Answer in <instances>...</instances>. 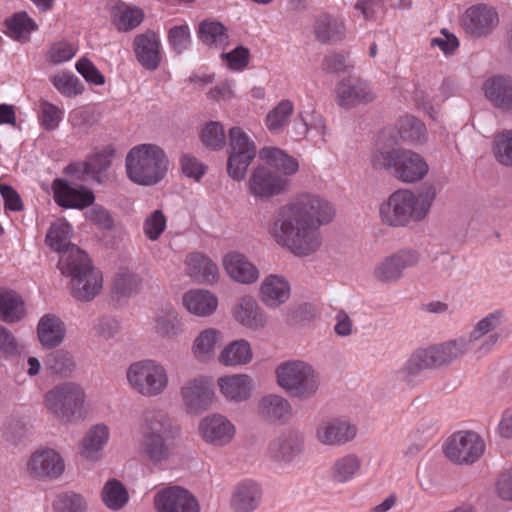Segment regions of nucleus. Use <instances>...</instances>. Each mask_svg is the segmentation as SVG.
<instances>
[{
  "label": "nucleus",
  "instance_id": "1",
  "mask_svg": "<svg viewBox=\"0 0 512 512\" xmlns=\"http://www.w3.org/2000/svg\"><path fill=\"white\" fill-rule=\"evenodd\" d=\"M334 214L326 199L302 194L277 210L268 232L278 245L295 256H310L322 245L320 227L328 224Z\"/></svg>",
  "mask_w": 512,
  "mask_h": 512
},
{
  "label": "nucleus",
  "instance_id": "2",
  "mask_svg": "<svg viewBox=\"0 0 512 512\" xmlns=\"http://www.w3.org/2000/svg\"><path fill=\"white\" fill-rule=\"evenodd\" d=\"M470 349L466 336L416 349L396 372L397 379L413 388L421 382L423 371L447 367L462 358Z\"/></svg>",
  "mask_w": 512,
  "mask_h": 512
},
{
  "label": "nucleus",
  "instance_id": "3",
  "mask_svg": "<svg viewBox=\"0 0 512 512\" xmlns=\"http://www.w3.org/2000/svg\"><path fill=\"white\" fill-rule=\"evenodd\" d=\"M436 195V187L432 184L425 185L417 196L410 190H397L380 205L381 220L391 227H404L410 222H420L429 214Z\"/></svg>",
  "mask_w": 512,
  "mask_h": 512
},
{
  "label": "nucleus",
  "instance_id": "4",
  "mask_svg": "<svg viewBox=\"0 0 512 512\" xmlns=\"http://www.w3.org/2000/svg\"><path fill=\"white\" fill-rule=\"evenodd\" d=\"M58 267L62 274L71 278L73 297L80 301H91L102 290V275L96 270L88 255L78 247L60 256Z\"/></svg>",
  "mask_w": 512,
  "mask_h": 512
},
{
  "label": "nucleus",
  "instance_id": "5",
  "mask_svg": "<svg viewBox=\"0 0 512 512\" xmlns=\"http://www.w3.org/2000/svg\"><path fill=\"white\" fill-rule=\"evenodd\" d=\"M168 159L164 151L155 144H140L126 156L128 178L139 185L152 186L160 182L166 172Z\"/></svg>",
  "mask_w": 512,
  "mask_h": 512
},
{
  "label": "nucleus",
  "instance_id": "6",
  "mask_svg": "<svg viewBox=\"0 0 512 512\" xmlns=\"http://www.w3.org/2000/svg\"><path fill=\"white\" fill-rule=\"evenodd\" d=\"M371 164L375 170H392L394 177L404 183L419 182L429 171L426 160L409 149H376Z\"/></svg>",
  "mask_w": 512,
  "mask_h": 512
},
{
  "label": "nucleus",
  "instance_id": "7",
  "mask_svg": "<svg viewBox=\"0 0 512 512\" xmlns=\"http://www.w3.org/2000/svg\"><path fill=\"white\" fill-rule=\"evenodd\" d=\"M86 394L82 386L76 382H62L48 390L44 395L43 404L61 423H74L85 418Z\"/></svg>",
  "mask_w": 512,
  "mask_h": 512
},
{
  "label": "nucleus",
  "instance_id": "8",
  "mask_svg": "<svg viewBox=\"0 0 512 512\" xmlns=\"http://www.w3.org/2000/svg\"><path fill=\"white\" fill-rule=\"evenodd\" d=\"M278 385L291 397L301 401L313 398L320 387V374L309 363L287 361L276 369Z\"/></svg>",
  "mask_w": 512,
  "mask_h": 512
},
{
  "label": "nucleus",
  "instance_id": "9",
  "mask_svg": "<svg viewBox=\"0 0 512 512\" xmlns=\"http://www.w3.org/2000/svg\"><path fill=\"white\" fill-rule=\"evenodd\" d=\"M126 379L132 391L146 398L161 396L169 386L166 367L153 359L131 363L126 370Z\"/></svg>",
  "mask_w": 512,
  "mask_h": 512
},
{
  "label": "nucleus",
  "instance_id": "10",
  "mask_svg": "<svg viewBox=\"0 0 512 512\" xmlns=\"http://www.w3.org/2000/svg\"><path fill=\"white\" fill-rule=\"evenodd\" d=\"M257 154L254 141L240 127L229 130L227 173L235 181L245 178L248 167Z\"/></svg>",
  "mask_w": 512,
  "mask_h": 512
},
{
  "label": "nucleus",
  "instance_id": "11",
  "mask_svg": "<svg viewBox=\"0 0 512 512\" xmlns=\"http://www.w3.org/2000/svg\"><path fill=\"white\" fill-rule=\"evenodd\" d=\"M506 322V311L504 309H497L488 313L475 324L469 335L466 336V339L470 346L482 339L475 349L477 357L486 356L494 349L501 339V334L497 330Z\"/></svg>",
  "mask_w": 512,
  "mask_h": 512
},
{
  "label": "nucleus",
  "instance_id": "12",
  "mask_svg": "<svg viewBox=\"0 0 512 512\" xmlns=\"http://www.w3.org/2000/svg\"><path fill=\"white\" fill-rule=\"evenodd\" d=\"M484 442L472 431H459L451 435L446 442L445 455L456 464H472L484 452Z\"/></svg>",
  "mask_w": 512,
  "mask_h": 512
},
{
  "label": "nucleus",
  "instance_id": "13",
  "mask_svg": "<svg viewBox=\"0 0 512 512\" xmlns=\"http://www.w3.org/2000/svg\"><path fill=\"white\" fill-rule=\"evenodd\" d=\"M419 253L414 249H401L383 258L373 269V277L382 284H392L403 277L406 269L415 267Z\"/></svg>",
  "mask_w": 512,
  "mask_h": 512
},
{
  "label": "nucleus",
  "instance_id": "14",
  "mask_svg": "<svg viewBox=\"0 0 512 512\" xmlns=\"http://www.w3.org/2000/svg\"><path fill=\"white\" fill-rule=\"evenodd\" d=\"M289 181L283 175L273 172L264 165L255 167L248 179V192L255 198L268 199L282 194Z\"/></svg>",
  "mask_w": 512,
  "mask_h": 512
},
{
  "label": "nucleus",
  "instance_id": "15",
  "mask_svg": "<svg viewBox=\"0 0 512 512\" xmlns=\"http://www.w3.org/2000/svg\"><path fill=\"white\" fill-rule=\"evenodd\" d=\"M376 99V92L370 84L360 78L347 77L335 86V101L344 108L351 109L360 104H367Z\"/></svg>",
  "mask_w": 512,
  "mask_h": 512
},
{
  "label": "nucleus",
  "instance_id": "16",
  "mask_svg": "<svg viewBox=\"0 0 512 512\" xmlns=\"http://www.w3.org/2000/svg\"><path fill=\"white\" fill-rule=\"evenodd\" d=\"M499 24L496 9L486 4L469 7L462 19V27L466 34L473 38L489 36Z\"/></svg>",
  "mask_w": 512,
  "mask_h": 512
},
{
  "label": "nucleus",
  "instance_id": "17",
  "mask_svg": "<svg viewBox=\"0 0 512 512\" xmlns=\"http://www.w3.org/2000/svg\"><path fill=\"white\" fill-rule=\"evenodd\" d=\"M180 395L186 411L190 414H199L210 407L214 391L206 377L198 376L182 385Z\"/></svg>",
  "mask_w": 512,
  "mask_h": 512
},
{
  "label": "nucleus",
  "instance_id": "18",
  "mask_svg": "<svg viewBox=\"0 0 512 512\" xmlns=\"http://www.w3.org/2000/svg\"><path fill=\"white\" fill-rule=\"evenodd\" d=\"M303 450L304 435L297 430H286L269 442L267 454L276 463L288 464Z\"/></svg>",
  "mask_w": 512,
  "mask_h": 512
},
{
  "label": "nucleus",
  "instance_id": "19",
  "mask_svg": "<svg viewBox=\"0 0 512 512\" xmlns=\"http://www.w3.org/2000/svg\"><path fill=\"white\" fill-rule=\"evenodd\" d=\"M27 470L34 478L54 480L63 474L65 463L62 456L54 449L37 450L29 459Z\"/></svg>",
  "mask_w": 512,
  "mask_h": 512
},
{
  "label": "nucleus",
  "instance_id": "20",
  "mask_svg": "<svg viewBox=\"0 0 512 512\" xmlns=\"http://www.w3.org/2000/svg\"><path fill=\"white\" fill-rule=\"evenodd\" d=\"M198 429L204 442L217 447L229 444L236 432L231 421L221 414L205 416L200 420Z\"/></svg>",
  "mask_w": 512,
  "mask_h": 512
},
{
  "label": "nucleus",
  "instance_id": "21",
  "mask_svg": "<svg viewBox=\"0 0 512 512\" xmlns=\"http://www.w3.org/2000/svg\"><path fill=\"white\" fill-rule=\"evenodd\" d=\"M154 505L157 512H199L196 498L178 486L157 492L154 496Z\"/></svg>",
  "mask_w": 512,
  "mask_h": 512
},
{
  "label": "nucleus",
  "instance_id": "22",
  "mask_svg": "<svg viewBox=\"0 0 512 512\" xmlns=\"http://www.w3.org/2000/svg\"><path fill=\"white\" fill-rule=\"evenodd\" d=\"M52 189L55 202L64 208L84 209L95 200L91 190L82 185L72 186L65 179H55Z\"/></svg>",
  "mask_w": 512,
  "mask_h": 512
},
{
  "label": "nucleus",
  "instance_id": "23",
  "mask_svg": "<svg viewBox=\"0 0 512 512\" xmlns=\"http://www.w3.org/2000/svg\"><path fill=\"white\" fill-rule=\"evenodd\" d=\"M357 428L346 420L332 418L321 421L316 428V439L326 446H342L355 438Z\"/></svg>",
  "mask_w": 512,
  "mask_h": 512
},
{
  "label": "nucleus",
  "instance_id": "24",
  "mask_svg": "<svg viewBox=\"0 0 512 512\" xmlns=\"http://www.w3.org/2000/svg\"><path fill=\"white\" fill-rule=\"evenodd\" d=\"M483 90L494 108L512 114V78L501 75L491 77L485 81Z\"/></svg>",
  "mask_w": 512,
  "mask_h": 512
},
{
  "label": "nucleus",
  "instance_id": "25",
  "mask_svg": "<svg viewBox=\"0 0 512 512\" xmlns=\"http://www.w3.org/2000/svg\"><path fill=\"white\" fill-rule=\"evenodd\" d=\"M133 44L138 62L147 70H156L161 62V42L158 35L147 31L137 35Z\"/></svg>",
  "mask_w": 512,
  "mask_h": 512
},
{
  "label": "nucleus",
  "instance_id": "26",
  "mask_svg": "<svg viewBox=\"0 0 512 512\" xmlns=\"http://www.w3.org/2000/svg\"><path fill=\"white\" fill-rule=\"evenodd\" d=\"M179 429L172 424L166 413L160 410H149L144 414L141 437L172 440Z\"/></svg>",
  "mask_w": 512,
  "mask_h": 512
},
{
  "label": "nucleus",
  "instance_id": "27",
  "mask_svg": "<svg viewBox=\"0 0 512 512\" xmlns=\"http://www.w3.org/2000/svg\"><path fill=\"white\" fill-rule=\"evenodd\" d=\"M223 266L234 281L252 284L259 278V270L248 258L239 252H230L223 258Z\"/></svg>",
  "mask_w": 512,
  "mask_h": 512
},
{
  "label": "nucleus",
  "instance_id": "28",
  "mask_svg": "<svg viewBox=\"0 0 512 512\" xmlns=\"http://www.w3.org/2000/svg\"><path fill=\"white\" fill-rule=\"evenodd\" d=\"M185 263L188 275L200 284L212 285L219 279L218 266L201 253H190Z\"/></svg>",
  "mask_w": 512,
  "mask_h": 512
},
{
  "label": "nucleus",
  "instance_id": "29",
  "mask_svg": "<svg viewBox=\"0 0 512 512\" xmlns=\"http://www.w3.org/2000/svg\"><path fill=\"white\" fill-rule=\"evenodd\" d=\"M223 396L234 402L246 401L254 388L253 379L246 374H235L220 377L217 380Z\"/></svg>",
  "mask_w": 512,
  "mask_h": 512
},
{
  "label": "nucleus",
  "instance_id": "30",
  "mask_svg": "<svg viewBox=\"0 0 512 512\" xmlns=\"http://www.w3.org/2000/svg\"><path fill=\"white\" fill-rule=\"evenodd\" d=\"M261 300L269 307H278L290 296L288 281L279 275L267 276L260 287Z\"/></svg>",
  "mask_w": 512,
  "mask_h": 512
},
{
  "label": "nucleus",
  "instance_id": "31",
  "mask_svg": "<svg viewBox=\"0 0 512 512\" xmlns=\"http://www.w3.org/2000/svg\"><path fill=\"white\" fill-rule=\"evenodd\" d=\"M109 428L104 424L92 426L83 437L80 444V454L90 461L101 457V452L109 439Z\"/></svg>",
  "mask_w": 512,
  "mask_h": 512
},
{
  "label": "nucleus",
  "instance_id": "32",
  "mask_svg": "<svg viewBox=\"0 0 512 512\" xmlns=\"http://www.w3.org/2000/svg\"><path fill=\"white\" fill-rule=\"evenodd\" d=\"M183 305L190 313L199 317H207L216 311L218 299L207 290H190L183 295Z\"/></svg>",
  "mask_w": 512,
  "mask_h": 512
},
{
  "label": "nucleus",
  "instance_id": "33",
  "mask_svg": "<svg viewBox=\"0 0 512 512\" xmlns=\"http://www.w3.org/2000/svg\"><path fill=\"white\" fill-rule=\"evenodd\" d=\"M169 441L166 439L141 437L139 444L140 456L153 466L159 467L164 465L173 455Z\"/></svg>",
  "mask_w": 512,
  "mask_h": 512
},
{
  "label": "nucleus",
  "instance_id": "34",
  "mask_svg": "<svg viewBox=\"0 0 512 512\" xmlns=\"http://www.w3.org/2000/svg\"><path fill=\"white\" fill-rule=\"evenodd\" d=\"M258 412L268 421L286 422L292 416V406L286 398L269 394L259 401Z\"/></svg>",
  "mask_w": 512,
  "mask_h": 512
},
{
  "label": "nucleus",
  "instance_id": "35",
  "mask_svg": "<svg viewBox=\"0 0 512 512\" xmlns=\"http://www.w3.org/2000/svg\"><path fill=\"white\" fill-rule=\"evenodd\" d=\"M234 317L243 326L250 329H260L266 325V317L251 296L242 297L234 308Z\"/></svg>",
  "mask_w": 512,
  "mask_h": 512
},
{
  "label": "nucleus",
  "instance_id": "36",
  "mask_svg": "<svg viewBox=\"0 0 512 512\" xmlns=\"http://www.w3.org/2000/svg\"><path fill=\"white\" fill-rule=\"evenodd\" d=\"M37 334L44 347H56L62 343L65 337L64 323L55 315L46 314L38 323Z\"/></svg>",
  "mask_w": 512,
  "mask_h": 512
},
{
  "label": "nucleus",
  "instance_id": "37",
  "mask_svg": "<svg viewBox=\"0 0 512 512\" xmlns=\"http://www.w3.org/2000/svg\"><path fill=\"white\" fill-rule=\"evenodd\" d=\"M261 492L257 484L244 482L239 484L231 498V506L236 512H251L259 504Z\"/></svg>",
  "mask_w": 512,
  "mask_h": 512
},
{
  "label": "nucleus",
  "instance_id": "38",
  "mask_svg": "<svg viewBox=\"0 0 512 512\" xmlns=\"http://www.w3.org/2000/svg\"><path fill=\"white\" fill-rule=\"evenodd\" d=\"M259 157L266 164L280 171L284 177L291 176L298 171L299 165L295 158L286 154L277 147H263L259 151Z\"/></svg>",
  "mask_w": 512,
  "mask_h": 512
},
{
  "label": "nucleus",
  "instance_id": "39",
  "mask_svg": "<svg viewBox=\"0 0 512 512\" xmlns=\"http://www.w3.org/2000/svg\"><path fill=\"white\" fill-rule=\"evenodd\" d=\"M25 315L24 301L13 290L0 289V319L7 323L20 321Z\"/></svg>",
  "mask_w": 512,
  "mask_h": 512
},
{
  "label": "nucleus",
  "instance_id": "40",
  "mask_svg": "<svg viewBox=\"0 0 512 512\" xmlns=\"http://www.w3.org/2000/svg\"><path fill=\"white\" fill-rule=\"evenodd\" d=\"M72 228L69 223L58 220L51 224L46 234V244L54 251L62 252L61 256L69 253L72 247L71 245Z\"/></svg>",
  "mask_w": 512,
  "mask_h": 512
},
{
  "label": "nucleus",
  "instance_id": "41",
  "mask_svg": "<svg viewBox=\"0 0 512 512\" xmlns=\"http://www.w3.org/2000/svg\"><path fill=\"white\" fill-rule=\"evenodd\" d=\"M315 35L317 40L322 43L342 39L345 35V25L343 21L328 14H322L316 20Z\"/></svg>",
  "mask_w": 512,
  "mask_h": 512
},
{
  "label": "nucleus",
  "instance_id": "42",
  "mask_svg": "<svg viewBox=\"0 0 512 512\" xmlns=\"http://www.w3.org/2000/svg\"><path fill=\"white\" fill-rule=\"evenodd\" d=\"M252 351L246 340H236L227 345L219 356V361L225 366L244 365L251 361Z\"/></svg>",
  "mask_w": 512,
  "mask_h": 512
},
{
  "label": "nucleus",
  "instance_id": "43",
  "mask_svg": "<svg viewBox=\"0 0 512 512\" xmlns=\"http://www.w3.org/2000/svg\"><path fill=\"white\" fill-rule=\"evenodd\" d=\"M155 331L163 338L173 339L183 333L184 324L175 310L167 309L156 316Z\"/></svg>",
  "mask_w": 512,
  "mask_h": 512
},
{
  "label": "nucleus",
  "instance_id": "44",
  "mask_svg": "<svg viewBox=\"0 0 512 512\" xmlns=\"http://www.w3.org/2000/svg\"><path fill=\"white\" fill-rule=\"evenodd\" d=\"M360 468V458L355 454H347L333 463L331 478L337 483H347L356 476Z\"/></svg>",
  "mask_w": 512,
  "mask_h": 512
},
{
  "label": "nucleus",
  "instance_id": "45",
  "mask_svg": "<svg viewBox=\"0 0 512 512\" xmlns=\"http://www.w3.org/2000/svg\"><path fill=\"white\" fill-rule=\"evenodd\" d=\"M5 24L10 36L19 41H28L29 35L38 28L35 21L24 11L15 13Z\"/></svg>",
  "mask_w": 512,
  "mask_h": 512
},
{
  "label": "nucleus",
  "instance_id": "46",
  "mask_svg": "<svg viewBox=\"0 0 512 512\" xmlns=\"http://www.w3.org/2000/svg\"><path fill=\"white\" fill-rule=\"evenodd\" d=\"M220 340V333L213 329L203 330L195 339L192 351L196 359L206 361L214 354L216 344Z\"/></svg>",
  "mask_w": 512,
  "mask_h": 512
},
{
  "label": "nucleus",
  "instance_id": "47",
  "mask_svg": "<svg viewBox=\"0 0 512 512\" xmlns=\"http://www.w3.org/2000/svg\"><path fill=\"white\" fill-rule=\"evenodd\" d=\"M102 500L109 509L119 510L128 502L129 495L119 480L111 479L102 489Z\"/></svg>",
  "mask_w": 512,
  "mask_h": 512
},
{
  "label": "nucleus",
  "instance_id": "48",
  "mask_svg": "<svg viewBox=\"0 0 512 512\" xmlns=\"http://www.w3.org/2000/svg\"><path fill=\"white\" fill-rule=\"evenodd\" d=\"M225 31V27L220 22L203 20L199 24L198 37L205 45L221 46L228 38Z\"/></svg>",
  "mask_w": 512,
  "mask_h": 512
},
{
  "label": "nucleus",
  "instance_id": "49",
  "mask_svg": "<svg viewBox=\"0 0 512 512\" xmlns=\"http://www.w3.org/2000/svg\"><path fill=\"white\" fill-rule=\"evenodd\" d=\"M399 133L403 140L421 142L426 139L425 124L412 115H405L398 121Z\"/></svg>",
  "mask_w": 512,
  "mask_h": 512
},
{
  "label": "nucleus",
  "instance_id": "50",
  "mask_svg": "<svg viewBox=\"0 0 512 512\" xmlns=\"http://www.w3.org/2000/svg\"><path fill=\"white\" fill-rule=\"evenodd\" d=\"M493 153L500 164L512 166V129H505L494 135Z\"/></svg>",
  "mask_w": 512,
  "mask_h": 512
},
{
  "label": "nucleus",
  "instance_id": "51",
  "mask_svg": "<svg viewBox=\"0 0 512 512\" xmlns=\"http://www.w3.org/2000/svg\"><path fill=\"white\" fill-rule=\"evenodd\" d=\"M294 111L293 103L290 100H282L266 116V126L271 132H279L288 123Z\"/></svg>",
  "mask_w": 512,
  "mask_h": 512
},
{
  "label": "nucleus",
  "instance_id": "52",
  "mask_svg": "<svg viewBox=\"0 0 512 512\" xmlns=\"http://www.w3.org/2000/svg\"><path fill=\"white\" fill-rule=\"evenodd\" d=\"M45 366L51 373L68 375L74 369L75 362L69 352L56 350L46 357Z\"/></svg>",
  "mask_w": 512,
  "mask_h": 512
},
{
  "label": "nucleus",
  "instance_id": "53",
  "mask_svg": "<svg viewBox=\"0 0 512 512\" xmlns=\"http://www.w3.org/2000/svg\"><path fill=\"white\" fill-rule=\"evenodd\" d=\"M64 116V111L58 106L43 100L40 102L38 119L41 127L46 131L58 128Z\"/></svg>",
  "mask_w": 512,
  "mask_h": 512
},
{
  "label": "nucleus",
  "instance_id": "54",
  "mask_svg": "<svg viewBox=\"0 0 512 512\" xmlns=\"http://www.w3.org/2000/svg\"><path fill=\"white\" fill-rule=\"evenodd\" d=\"M141 286V278L127 270H120L114 279V290L122 296H131L136 293Z\"/></svg>",
  "mask_w": 512,
  "mask_h": 512
},
{
  "label": "nucleus",
  "instance_id": "55",
  "mask_svg": "<svg viewBox=\"0 0 512 512\" xmlns=\"http://www.w3.org/2000/svg\"><path fill=\"white\" fill-rule=\"evenodd\" d=\"M51 81L55 88L64 96L74 97L82 93L83 85L79 78L71 73L54 75Z\"/></svg>",
  "mask_w": 512,
  "mask_h": 512
},
{
  "label": "nucleus",
  "instance_id": "56",
  "mask_svg": "<svg viewBox=\"0 0 512 512\" xmlns=\"http://www.w3.org/2000/svg\"><path fill=\"white\" fill-rule=\"evenodd\" d=\"M201 139L203 144L210 149L223 148L226 143V135L222 124L214 121L206 124L201 132Z\"/></svg>",
  "mask_w": 512,
  "mask_h": 512
},
{
  "label": "nucleus",
  "instance_id": "57",
  "mask_svg": "<svg viewBox=\"0 0 512 512\" xmlns=\"http://www.w3.org/2000/svg\"><path fill=\"white\" fill-rule=\"evenodd\" d=\"M167 219L162 210H154L144 220L143 232L150 241H156L165 231Z\"/></svg>",
  "mask_w": 512,
  "mask_h": 512
},
{
  "label": "nucleus",
  "instance_id": "58",
  "mask_svg": "<svg viewBox=\"0 0 512 512\" xmlns=\"http://www.w3.org/2000/svg\"><path fill=\"white\" fill-rule=\"evenodd\" d=\"M53 505L57 512H86L87 507L84 498L74 492L59 494Z\"/></svg>",
  "mask_w": 512,
  "mask_h": 512
},
{
  "label": "nucleus",
  "instance_id": "59",
  "mask_svg": "<svg viewBox=\"0 0 512 512\" xmlns=\"http://www.w3.org/2000/svg\"><path fill=\"white\" fill-rule=\"evenodd\" d=\"M168 42L175 53L182 54L191 44L189 27L187 25L172 27L168 32Z\"/></svg>",
  "mask_w": 512,
  "mask_h": 512
},
{
  "label": "nucleus",
  "instance_id": "60",
  "mask_svg": "<svg viewBox=\"0 0 512 512\" xmlns=\"http://www.w3.org/2000/svg\"><path fill=\"white\" fill-rule=\"evenodd\" d=\"M112 154L113 151L110 149L95 153L84 163V173L97 175L107 170L112 163Z\"/></svg>",
  "mask_w": 512,
  "mask_h": 512
},
{
  "label": "nucleus",
  "instance_id": "61",
  "mask_svg": "<svg viewBox=\"0 0 512 512\" xmlns=\"http://www.w3.org/2000/svg\"><path fill=\"white\" fill-rule=\"evenodd\" d=\"M124 9L115 20L116 26L120 31H129L136 28L143 20V13L138 8H132L121 4Z\"/></svg>",
  "mask_w": 512,
  "mask_h": 512
},
{
  "label": "nucleus",
  "instance_id": "62",
  "mask_svg": "<svg viewBox=\"0 0 512 512\" xmlns=\"http://www.w3.org/2000/svg\"><path fill=\"white\" fill-rule=\"evenodd\" d=\"M76 69L86 81L94 85H103L105 83V77L103 74L89 59L85 57L78 60L76 63Z\"/></svg>",
  "mask_w": 512,
  "mask_h": 512
},
{
  "label": "nucleus",
  "instance_id": "63",
  "mask_svg": "<svg viewBox=\"0 0 512 512\" xmlns=\"http://www.w3.org/2000/svg\"><path fill=\"white\" fill-rule=\"evenodd\" d=\"M19 354V347L12 333L0 325V360L14 358Z\"/></svg>",
  "mask_w": 512,
  "mask_h": 512
},
{
  "label": "nucleus",
  "instance_id": "64",
  "mask_svg": "<svg viewBox=\"0 0 512 512\" xmlns=\"http://www.w3.org/2000/svg\"><path fill=\"white\" fill-rule=\"evenodd\" d=\"M87 219L102 230H110L114 226V220L108 210L100 205L93 206L87 213Z\"/></svg>",
  "mask_w": 512,
  "mask_h": 512
}]
</instances>
